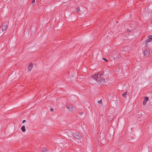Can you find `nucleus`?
<instances>
[{
	"instance_id": "1",
	"label": "nucleus",
	"mask_w": 152,
	"mask_h": 152,
	"mask_svg": "<svg viewBox=\"0 0 152 152\" xmlns=\"http://www.w3.org/2000/svg\"><path fill=\"white\" fill-rule=\"evenodd\" d=\"M92 80L93 82L94 83H96L97 82L98 83H103L105 82V79L100 78V75L98 74L95 75L92 77Z\"/></svg>"
},
{
	"instance_id": "2",
	"label": "nucleus",
	"mask_w": 152,
	"mask_h": 152,
	"mask_svg": "<svg viewBox=\"0 0 152 152\" xmlns=\"http://www.w3.org/2000/svg\"><path fill=\"white\" fill-rule=\"evenodd\" d=\"M70 135H72L74 137L76 138L78 140H80L81 139L82 137L80 136L79 134H78L77 133H74L72 134L71 133H70V134H69V136H70Z\"/></svg>"
},
{
	"instance_id": "3",
	"label": "nucleus",
	"mask_w": 152,
	"mask_h": 152,
	"mask_svg": "<svg viewBox=\"0 0 152 152\" xmlns=\"http://www.w3.org/2000/svg\"><path fill=\"white\" fill-rule=\"evenodd\" d=\"M66 107L68 111L70 112H72L74 110V107L72 105H67Z\"/></svg>"
},
{
	"instance_id": "4",
	"label": "nucleus",
	"mask_w": 152,
	"mask_h": 152,
	"mask_svg": "<svg viewBox=\"0 0 152 152\" xmlns=\"http://www.w3.org/2000/svg\"><path fill=\"white\" fill-rule=\"evenodd\" d=\"M150 54V51L149 50H145L144 52V55L146 57H148Z\"/></svg>"
},
{
	"instance_id": "5",
	"label": "nucleus",
	"mask_w": 152,
	"mask_h": 152,
	"mask_svg": "<svg viewBox=\"0 0 152 152\" xmlns=\"http://www.w3.org/2000/svg\"><path fill=\"white\" fill-rule=\"evenodd\" d=\"M148 97H144V100L143 102V105H145L146 104L148 100Z\"/></svg>"
},
{
	"instance_id": "6",
	"label": "nucleus",
	"mask_w": 152,
	"mask_h": 152,
	"mask_svg": "<svg viewBox=\"0 0 152 152\" xmlns=\"http://www.w3.org/2000/svg\"><path fill=\"white\" fill-rule=\"evenodd\" d=\"M33 66V64H30L28 66V70L29 71H31L32 69Z\"/></svg>"
},
{
	"instance_id": "7",
	"label": "nucleus",
	"mask_w": 152,
	"mask_h": 152,
	"mask_svg": "<svg viewBox=\"0 0 152 152\" xmlns=\"http://www.w3.org/2000/svg\"><path fill=\"white\" fill-rule=\"evenodd\" d=\"M7 25H6V24H4V25H3L2 26V31H5L7 29Z\"/></svg>"
},
{
	"instance_id": "8",
	"label": "nucleus",
	"mask_w": 152,
	"mask_h": 152,
	"mask_svg": "<svg viewBox=\"0 0 152 152\" xmlns=\"http://www.w3.org/2000/svg\"><path fill=\"white\" fill-rule=\"evenodd\" d=\"M148 38L150 39L151 40H147L146 41L147 42H149L151 41V40H152V35H149L148 36Z\"/></svg>"
},
{
	"instance_id": "9",
	"label": "nucleus",
	"mask_w": 152,
	"mask_h": 152,
	"mask_svg": "<svg viewBox=\"0 0 152 152\" xmlns=\"http://www.w3.org/2000/svg\"><path fill=\"white\" fill-rule=\"evenodd\" d=\"M21 130L23 132H24L26 131V129L25 127L24 126H23L21 127Z\"/></svg>"
},
{
	"instance_id": "10",
	"label": "nucleus",
	"mask_w": 152,
	"mask_h": 152,
	"mask_svg": "<svg viewBox=\"0 0 152 152\" xmlns=\"http://www.w3.org/2000/svg\"><path fill=\"white\" fill-rule=\"evenodd\" d=\"M127 94V93L126 92H124V93L123 94H122V96L124 97L125 98H126V94Z\"/></svg>"
},
{
	"instance_id": "11",
	"label": "nucleus",
	"mask_w": 152,
	"mask_h": 152,
	"mask_svg": "<svg viewBox=\"0 0 152 152\" xmlns=\"http://www.w3.org/2000/svg\"><path fill=\"white\" fill-rule=\"evenodd\" d=\"M43 152H48V151L45 148H43L42 149Z\"/></svg>"
},
{
	"instance_id": "12",
	"label": "nucleus",
	"mask_w": 152,
	"mask_h": 152,
	"mask_svg": "<svg viewBox=\"0 0 152 152\" xmlns=\"http://www.w3.org/2000/svg\"><path fill=\"white\" fill-rule=\"evenodd\" d=\"M76 11L77 12H78L80 11V8L79 7H78L76 9Z\"/></svg>"
},
{
	"instance_id": "13",
	"label": "nucleus",
	"mask_w": 152,
	"mask_h": 152,
	"mask_svg": "<svg viewBox=\"0 0 152 152\" xmlns=\"http://www.w3.org/2000/svg\"><path fill=\"white\" fill-rule=\"evenodd\" d=\"M35 0H33L32 2V4H33L34 3H35Z\"/></svg>"
},
{
	"instance_id": "14",
	"label": "nucleus",
	"mask_w": 152,
	"mask_h": 152,
	"mask_svg": "<svg viewBox=\"0 0 152 152\" xmlns=\"http://www.w3.org/2000/svg\"><path fill=\"white\" fill-rule=\"evenodd\" d=\"M98 102L99 103H102V102L101 100H100Z\"/></svg>"
},
{
	"instance_id": "15",
	"label": "nucleus",
	"mask_w": 152,
	"mask_h": 152,
	"mask_svg": "<svg viewBox=\"0 0 152 152\" xmlns=\"http://www.w3.org/2000/svg\"><path fill=\"white\" fill-rule=\"evenodd\" d=\"M25 122H26V120H23V121H22V123H24Z\"/></svg>"
},
{
	"instance_id": "16",
	"label": "nucleus",
	"mask_w": 152,
	"mask_h": 152,
	"mask_svg": "<svg viewBox=\"0 0 152 152\" xmlns=\"http://www.w3.org/2000/svg\"><path fill=\"white\" fill-rule=\"evenodd\" d=\"M103 59L104 60H105V61H107V60L104 58H103Z\"/></svg>"
}]
</instances>
